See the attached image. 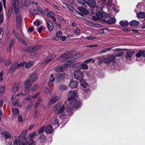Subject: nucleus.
Returning <instances> with one entry per match:
<instances>
[{
	"label": "nucleus",
	"instance_id": "nucleus-10",
	"mask_svg": "<svg viewBox=\"0 0 145 145\" xmlns=\"http://www.w3.org/2000/svg\"><path fill=\"white\" fill-rule=\"evenodd\" d=\"M135 52L132 50H128L126 52V54L125 55L126 58L127 60H129L131 59V58L134 54Z\"/></svg>",
	"mask_w": 145,
	"mask_h": 145
},
{
	"label": "nucleus",
	"instance_id": "nucleus-33",
	"mask_svg": "<svg viewBox=\"0 0 145 145\" xmlns=\"http://www.w3.org/2000/svg\"><path fill=\"white\" fill-rule=\"evenodd\" d=\"M26 143L29 145H31L34 142V140L33 139L30 138L29 137H28L27 138L26 140Z\"/></svg>",
	"mask_w": 145,
	"mask_h": 145
},
{
	"label": "nucleus",
	"instance_id": "nucleus-41",
	"mask_svg": "<svg viewBox=\"0 0 145 145\" xmlns=\"http://www.w3.org/2000/svg\"><path fill=\"white\" fill-rule=\"evenodd\" d=\"M57 37L54 38V39L56 40H58L59 39V37H61L62 35V32L61 31H58L56 34Z\"/></svg>",
	"mask_w": 145,
	"mask_h": 145
},
{
	"label": "nucleus",
	"instance_id": "nucleus-7",
	"mask_svg": "<svg viewBox=\"0 0 145 145\" xmlns=\"http://www.w3.org/2000/svg\"><path fill=\"white\" fill-rule=\"evenodd\" d=\"M68 95L69 98L67 100L69 102V101L74 99L77 96L76 92L74 91H70L68 93Z\"/></svg>",
	"mask_w": 145,
	"mask_h": 145
},
{
	"label": "nucleus",
	"instance_id": "nucleus-1",
	"mask_svg": "<svg viewBox=\"0 0 145 145\" xmlns=\"http://www.w3.org/2000/svg\"><path fill=\"white\" fill-rule=\"evenodd\" d=\"M11 2L14 9V14L16 17L17 23L18 21V0H11Z\"/></svg>",
	"mask_w": 145,
	"mask_h": 145
},
{
	"label": "nucleus",
	"instance_id": "nucleus-14",
	"mask_svg": "<svg viewBox=\"0 0 145 145\" xmlns=\"http://www.w3.org/2000/svg\"><path fill=\"white\" fill-rule=\"evenodd\" d=\"M41 47L42 46L41 45H37L34 46H30L29 47L30 51H31V52L37 51L40 49Z\"/></svg>",
	"mask_w": 145,
	"mask_h": 145
},
{
	"label": "nucleus",
	"instance_id": "nucleus-2",
	"mask_svg": "<svg viewBox=\"0 0 145 145\" xmlns=\"http://www.w3.org/2000/svg\"><path fill=\"white\" fill-rule=\"evenodd\" d=\"M97 16L98 18V19L101 20L103 23H105L106 22V20L105 19L108 18L109 16V14L103 12L102 13L98 14L97 15Z\"/></svg>",
	"mask_w": 145,
	"mask_h": 145
},
{
	"label": "nucleus",
	"instance_id": "nucleus-11",
	"mask_svg": "<svg viewBox=\"0 0 145 145\" xmlns=\"http://www.w3.org/2000/svg\"><path fill=\"white\" fill-rule=\"evenodd\" d=\"M87 4L91 8H94L96 6V2L95 0H88L86 2Z\"/></svg>",
	"mask_w": 145,
	"mask_h": 145
},
{
	"label": "nucleus",
	"instance_id": "nucleus-47",
	"mask_svg": "<svg viewBox=\"0 0 145 145\" xmlns=\"http://www.w3.org/2000/svg\"><path fill=\"white\" fill-rule=\"evenodd\" d=\"M33 98L32 97L31 94H29L27 97L24 99V102L25 103H28L29 101H30L31 99Z\"/></svg>",
	"mask_w": 145,
	"mask_h": 145
},
{
	"label": "nucleus",
	"instance_id": "nucleus-27",
	"mask_svg": "<svg viewBox=\"0 0 145 145\" xmlns=\"http://www.w3.org/2000/svg\"><path fill=\"white\" fill-rule=\"evenodd\" d=\"M47 16L48 17L52 19V20L55 18V13L51 11L47 12Z\"/></svg>",
	"mask_w": 145,
	"mask_h": 145
},
{
	"label": "nucleus",
	"instance_id": "nucleus-54",
	"mask_svg": "<svg viewBox=\"0 0 145 145\" xmlns=\"http://www.w3.org/2000/svg\"><path fill=\"white\" fill-rule=\"evenodd\" d=\"M33 105V103L32 102H31L28 104L26 108V109L27 111H28L30 110L32 106Z\"/></svg>",
	"mask_w": 145,
	"mask_h": 145
},
{
	"label": "nucleus",
	"instance_id": "nucleus-58",
	"mask_svg": "<svg viewBox=\"0 0 145 145\" xmlns=\"http://www.w3.org/2000/svg\"><path fill=\"white\" fill-rule=\"evenodd\" d=\"M18 84H15L13 86L12 88V90L14 92H16L18 90Z\"/></svg>",
	"mask_w": 145,
	"mask_h": 145
},
{
	"label": "nucleus",
	"instance_id": "nucleus-4",
	"mask_svg": "<svg viewBox=\"0 0 145 145\" xmlns=\"http://www.w3.org/2000/svg\"><path fill=\"white\" fill-rule=\"evenodd\" d=\"M116 59L115 57L112 55H109L107 57H105L104 63L106 64H109L112 62L114 61Z\"/></svg>",
	"mask_w": 145,
	"mask_h": 145
},
{
	"label": "nucleus",
	"instance_id": "nucleus-46",
	"mask_svg": "<svg viewBox=\"0 0 145 145\" xmlns=\"http://www.w3.org/2000/svg\"><path fill=\"white\" fill-rule=\"evenodd\" d=\"M63 66L61 65H59L55 68V70L56 72H61L63 70Z\"/></svg>",
	"mask_w": 145,
	"mask_h": 145
},
{
	"label": "nucleus",
	"instance_id": "nucleus-20",
	"mask_svg": "<svg viewBox=\"0 0 145 145\" xmlns=\"http://www.w3.org/2000/svg\"><path fill=\"white\" fill-rule=\"evenodd\" d=\"M78 10L82 13L87 15L89 14V11L83 7H79L78 8Z\"/></svg>",
	"mask_w": 145,
	"mask_h": 145
},
{
	"label": "nucleus",
	"instance_id": "nucleus-61",
	"mask_svg": "<svg viewBox=\"0 0 145 145\" xmlns=\"http://www.w3.org/2000/svg\"><path fill=\"white\" fill-rule=\"evenodd\" d=\"M44 92L47 94H50L51 93V91L49 89L46 88L44 90Z\"/></svg>",
	"mask_w": 145,
	"mask_h": 145
},
{
	"label": "nucleus",
	"instance_id": "nucleus-26",
	"mask_svg": "<svg viewBox=\"0 0 145 145\" xmlns=\"http://www.w3.org/2000/svg\"><path fill=\"white\" fill-rule=\"evenodd\" d=\"M55 80V78L53 77V74H51L50 76V78L48 82V86L50 87L51 85L53 84V82Z\"/></svg>",
	"mask_w": 145,
	"mask_h": 145
},
{
	"label": "nucleus",
	"instance_id": "nucleus-38",
	"mask_svg": "<svg viewBox=\"0 0 145 145\" xmlns=\"http://www.w3.org/2000/svg\"><path fill=\"white\" fill-rule=\"evenodd\" d=\"M33 64L34 63L33 61H29L28 63L26 62L25 65V67L27 69H29Z\"/></svg>",
	"mask_w": 145,
	"mask_h": 145
},
{
	"label": "nucleus",
	"instance_id": "nucleus-3",
	"mask_svg": "<svg viewBox=\"0 0 145 145\" xmlns=\"http://www.w3.org/2000/svg\"><path fill=\"white\" fill-rule=\"evenodd\" d=\"M82 55V54H80L72 55L68 57H67V58H65V60H62V62H64L65 61H72L75 59H77L81 56Z\"/></svg>",
	"mask_w": 145,
	"mask_h": 145
},
{
	"label": "nucleus",
	"instance_id": "nucleus-53",
	"mask_svg": "<svg viewBox=\"0 0 145 145\" xmlns=\"http://www.w3.org/2000/svg\"><path fill=\"white\" fill-rule=\"evenodd\" d=\"M13 12L12 8V7H9L8 12V16L9 17Z\"/></svg>",
	"mask_w": 145,
	"mask_h": 145
},
{
	"label": "nucleus",
	"instance_id": "nucleus-62",
	"mask_svg": "<svg viewBox=\"0 0 145 145\" xmlns=\"http://www.w3.org/2000/svg\"><path fill=\"white\" fill-rule=\"evenodd\" d=\"M44 126H43L40 128L38 131V134L39 135L41 134L43 131L44 129Z\"/></svg>",
	"mask_w": 145,
	"mask_h": 145
},
{
	"label": "nucleus",
	"instance_id": "nucleus-40",
	"mask_svg": "<svg viewBox=\"0 0 145 145\" xmlns=\"http://www.w3.org/2000/svg\"><path fill=\"white\" fill-rule=\"evenodd\" d=\"M12 112L13 114L15 116H17L18 118V109L16 108H13L12 109Z\"/></svg>",
	"mask_w": 145,
	"mask_h": 145
},
{
	"label": "nucleus",
	"instance_id": "nucleus-34",
	"mask_svg": "<svg viewBox=\"0 0 145 145\" xmlns=\"http://www.w3.org/2000/svg\"><path fill=\"white\" fill-rule=\"evenodd\" d=\"M42 101V99L40 98H39L36 102L35 105V108L37 109Z\"/></svg>",
	"mask_w": 145,
	"mask_h": 145
},
{
	"label": "nucleus",
	"instance_id": "nucleus-30",
	"mask_svg": "<svg viewBox=\"0 0 145 145\" xmlns=\"http://www.w3.org/2000/svg\"><path fill=\"white\" fill-rule=\"evenodd\" d=\"M70 54L71 52L68 51L65 52L64 54L61 55L60 57V58H62L63 59L61 60V61H62V60H65V58H67V57Z\"/></svg>",
	"mask_w": 145,
	"mask_h": 145
},
{
	"label": "nucleus",
	"instance_id": "nucleus-48",
	"mask_svg": "<svg viewBox=\"0 0 145 145\" xmlns=\"http://www.w3.org/2000/svg\"><path fill=\"white\" fill-rule=\"evenodd\" d=\"M11 63V60L9 59H7L5 61V63L7 66L10 65Z\"/></svg>",
	"mask_w": 145,
	"mask_h": 145
},
{
	"label": "nucleus",
	"instance_id": "nucleus-42",
	"mask_svg": "<svg viewBox=\"0 0 145 145\" xmlns=\"http://www.w3.org/2000/svg\"><path fill=\"white\" fill-rule=\"evenodd\" d=\"M112 48H106L103 49V50L99 52H98V54H101L106 52H108L110 51L111 50Z\"/></svg>",
	"mask_w": 145,
	"mask_h": 145
},
{
	"label": "nucleus",
	"instance_id": "nucleus-21",
	"mask_svg": "<svg viewBox=\"0 0 145 145\" xmlns=\"http://www.w3.org/2000/svg\"><path fill=\"white\" fill-rule=\"evenodd\" d=\"M80 103L79 101L73 99L72 100L71 104L72 107L76 108L79 106Z\"/></svg>",
	"mask_w": 145,
	"mask_h": 145
},
{
	"label": "nucleus",
	"instance_id": "nucleus-37",
	"mask_svg": "<svg viewBox=\"0 0 145 145\" xmlns=\"http://www.w3.org/2000/svg\"><path fill=\"white\" fill-rule=\"evenodd\" d=\"M37 134L36 131H34L29 134V138L32 139L34 138L35 137L37 136Z\"/></svg>",
	"mask_w": 145,
	"mask_h": 145
},
{
	"label": "nucleus",
	"instance_id": "nucleus-19",
	"mask_svg": "<svg viewBox=\"0 0 145 145\" xmlns=\"http://www.w3.org/2000/svg\"><path fill=\"white\" fill-rule=\"evenodd\" d=\"M55 56L54 55H50L48 56L43 61V63H48L50 62V61L54 59Z\"/></svg>",
	"mask_w": 145,
	"mask_h": 145
},
{
	"label": "nucleus",
	"instance_id": "nucleus-15",
	"mask_svg": "<svg viewBox=\"0 0 145 145\" xmlns=\"http://www.w3.org/2000/svg\"><path fill=\"white\" fill-rule=\"evenodd\" d=\"M78 85V82L75 80H72L69 84V86L71 88H76L77 87Z\"/></svg>",
	"mask_w": 145,
	"mask_h": 145
},
{
	"label": "nucleus",
	"instance_id": "nucleus-29",
	"mask_svg": "<svg viewBox=\"0 0 145 145\" xmlns=\"http://www.w3.org/2000/svg\"><path fill=\"white\" fill-rule=\"evenodd\" d=\"M70 54L71 52L68 51L65 52L64 54L61 55L60 57V58H62L63 59L61 60V61H62V60H65V58H67V57Z\"/></svg>",
	"mask_w": 145,
	"mask_h": 145
},
{
	"label": "nucleus",
	"instance_id": "nucleus-64",
	"mask_svg": "<svg viewBox=\"0 0 145 145\" xmlns=\"http://www.w3.org/2000/svg\"><path fill=\"white\" fill-rule=\"evenodd\" d=\"M5 90L4 87L2 86H0V94H2Z\"/></svg>",
	"mask_w": 145,
	"mask_h": 145
},
{
	"label": "nucleus",
	"instance_id": "nucleus-52",
	"mask_svg": "<svg viewBox=\"0 0 145 145\" xmlns=\"http://www.w3.org/2000/svg\"><path fill=\"white\" fill-rule=\"evenodd\" d=\"M105 57L103 56L98 57V58L99 59V61L100 63H102V62H104V63Z\"/></svg>",
	"mask_w": 145,
	"mask_h": 145
},
{
	"label": "nucleus",
	"instance_id": "nucleus-17",
	"mask_svg": "<svg viewBox=\"0 0 145 145\" xmlns=\"http://www.w3.org/2000/svg\"><path fill=\"white\" fill-rule=\"evenodd\" d=\"M44 131L47 133H52L53 131V127L51 125H48L45 128Z\"/></svg>",
	"mask_w": 145,
	"mask_h": 145
},
{
	"label": "nucleus",
	"instance_id": "nucleus-23",
	"mask_svg": "<svg viewBox=\"0 0 145 145\" xmlns=\"http://www.w3.org/2000/svg\"><path fill=\"white\" fill-rule=\"evenodd\" d=\"M65 76V74L60 73L57 74L56 77V79L57 81L62 80Z\"/></svg>",
	"mask_w": 145,
	"mask_h": 145
},
{
	"label": "nucleus",
	"instance_id": "nucleus-39",
	"mask_svg": "<svg viewBox=\"0 0 145 145\" xmlns=\"http://www.w3.org/2000/svg\"><path fill=\"white\" fill-rule=\"evenodd\" d=\"M52 124L53 125H55L57 127H59V124L58 121L56 117L54 118V122L52 123Z\"/></svg>",
	"mask_w": 145,
	"mask_h": 145
},
{
	"label": "nucleus",
	"instance_id": "nucleus-45",
	"mask_svg": "<svg viewBox=\"0 0 145 145\" xmlns=\"http://www.w3.org/2000/svg\"><path fill=\"white\" fill-rule=\"evenodd\" d=\"M29 11L31 14V15H36L37 14V13H36L37 10L33 8H31L29 10Z\"/></svg>",
	"mask_w": 145,
	"mask_h": 145
},
{
	"label": "nucleus",
	"instance_id": "nucleus-36",
	"mask_svg": "<svg viewBox=\"0 0 145 145\" xmlns=\"http://www.w3.org/2000/svg\"><path fill=\"white\" fill-rule=\"evenodd\" d=\"M137 15L139 18H143L145 17V13L144 12H140L138 13Z\"/></svg>",
	"mask_w": 145,
	"mask_h": 145
},
{
	"label": "nucleus",
	"instance_id": "nucleus-8",
	"mask_svg": "<svg viewBox=\"0 0 145 145\" xmlns=\"http://www.w3.org/2000/svg\"><path fill=\"white\" fill-rule=\"evenodd\" d=\"M59 99L60 98L58 96H52L48 103V105L50 106L52 104H54L57 102L59 100Z\"/></svg>",
	"mask_w": 145,
	"mask_h": 145
},
{
	"label": "nucleus",
	"instance_id": "nucleus-43",
	"mask_svg": "<svg viewBox=\"0 0 145 145\" xmlns=\"http://www.w3.org/2000/svg\"><path fill=\"white\" fill-rule=\"evenodd\" d=\"M31 87H25V93L24 94H23L22 93L21 94L23 96L25 95H26V94L29 91H30L31 90Z\"/></svg>",
	"mask_w": 145,
	"mask_h": 145
},
{
	"label": "nucleus",
	"instance_id": "nucleus-56",
	"mask_svg": "<svg viewBox=\"0 0 145 145\" xmlns=\"http://www.w3.org/2000/svg\"><path fill=\"white\" fill-rule=\"evenodd\" d=\"M19 41L23 44L25 46L27 45V42L24 39H20L19 40Z\"/></svg>",
	"mask_w": 145,
	"mask_h": 145
},
{
	"label": "nucleus",
	"instance_id": "nucleus-22",
	"mask_svg": "<svg viewBox=\"0 0 145 145\" xmlns=\"http://www.w3.org/2000/svg\"><path fill=\"white\" fill-rule=\"evenodd\" d=\"M115 22V19L114 18H110L106 21L105 23L108 24H114Z\"/></svg>",
	"mask_w": 145,
	"mask_h": 145
},
{
	"label": "nucleus",
	"instance_id": "nucleus-6",
	"mask_svg": "<svg viewBox=\"0 0 145 145\" xmlns=\"http://www.w3.org/2000/svg\"><path fill=\"white\" fill-rule=\"evenodd\" d=\"M18 94H13L11 98L10 99V101L13 102L12 105L14 106H18Z\"/></svg>",
	"mask_w": 145,
	"mask_h": 145
},
{
	"label": "nucleus",
	"instance_id": "nucleus-57",
	"mask_svg": "<svg viewBox=\"0 0 145 145\" xmlns=\"http://www.w3.org/2000/svg\"><path fill=\"white\" fill-rule=\"evenodd\" d=\"M142 56V51L139 50L136 55V57H140Z\"/></svg>",
	"mask_w": 145,
	"mask_h": 145
},
{
	"label": "nucleus",
	"instance_id": "nucleus-63",
	"mask_svg": "<svg viewBox=\"0 0 145 145\" xmlns=\"http://www.w3.org/2000/svg\"><path fill=\"white\" fill-rule=\"evenodd\" d=\"M3 15L2 12H0V24L2 23L3 21Z\"/></svg>",
	"mask_w": 145,
	"mask_h": 145
},
{
	"label": "nucleus",
	"instance_id": "nucleus-59",
	"mask_svg": "<svg viewBox=\"0 0 145 145\" xmlns=\"http://www.w3.org/2000/svg\"><path fill=\"white\" fill-rule=\"evenodd\" d=\"M45 138L43 136H40L39 138V140L41 143H43L45 141Z\"/></svg>",
	"mask_w": 145,
	"mask_h": 145
},
{
	"label": "nucleus",
	"instance_id": "nucleus-28",
	"mask_svg": "<svg viewBox=\"0 0 145 145\" xmlns=\"http://www.w3.org/2000/svg\"><path fill=\"white\" fill-rule=\"evenodd\" d=\"M1 135L3 137L6 139L8 138L11 137L10 134L7 132H4L1 133Z\"/></svg>",
	"mask_w": 145,
	"mask_h": 145
},
{
	"label": "nucleus",
	"instance_id": "nucleus-24",
	"mask_svg": "<svg viewBox=\"0 0 145 145\" xmlns=\"http://www.w3.org/2000/svg\"><path fill=\"white\" fill-rule=\"evenodd\" d=\"M115 54L116 56H120L123 55V52L121 50L117 49L115 50Z\"/></svg>",
	"mask_w": 145,
	"mask_h": 145
},
{
	"label": "nucleus",
	"instance_id": "nucleus-12",
	"mask_svg": "<svg viewBox=\"0 0 145 145\" xmlns=\"http://www.w3.org/2000/svg\"><path fill=\"white\" fill-rule=\"evenodd\" d=\"M28 131L27 129L23 130L22 133L19 136V139L26 140Z\"/></svg>",
	"mask_w": 145,
	"mask_h": 145
},
{
	"label": "nucleus",
	"instance_id": "nucleus-55",
	"mask_svg": "<svg viewBox=\"0 0 145 145\" xmlns=\"http://www.w3.org/2000/svg\"><path fill=\"white\" fill-rule=\"evenodd\" d=\"M37 9L42 14H45V13L44 11V10L43 9H42L40 7H37Z\"/></svg>",
	"mask_w": 145,
	"mask_h": 145
},
{
	"label": "nucleus",
	"instance_id": "nucleus-13",
	"mask_svg": "<svg viewBox=\"0 0 145 145\" xmlns=\"http://www.w3.org/2000/svg\"><path fill=\"white\" fill-rule=\"evenodd\" d=\"M46 22L47 25V26L48 30L50 31H52L54 27L53 24L52 22L48 20H47Z\"/></svg>",
	"mask_w": 145,
	"mask_h": 145
},
{
	"label": "nucleus",
	"instance_id": "nucleus-32",
	"mask_svg": "<svg viewBox=\"0 0 145 145\" xmlns=\"http://www.w3.org/2000/svg\"><path fill=\"white\" fill-rule=\"evenodd\" d=\"M30 82H31L28 79L26 80L24 82L25 87H31L32 84Z\"/></svg>",
	"mask_w": 145,
	"mask_h": 145
},
{
	"label": "nucleus",
	"instance_id": "nucleus-16",
	"mask_svg": "<svg viewBox=\"0 0 145 145\" xmlns=\"http://www.w3.org/2000/svg\"><path fill=\"white\" fill-rule=\"evenodd\" d=\"M66 110L67 113V115L69 116H71L74 112L73 108L70 105L66 107Z\"/></svg>",
	"mask_w": 145,
	"mask_h": 145
},
{
	"label": "nucleus",
	"instance_id": "nucleus-49",
	"mask_svg": "<svg viewBox=\"0 0 145 145\" xmlns=\"http://www.w3.org/2000/svg\"><path fill=\"white\" fill-rule=\"evenodd\" d=\"M19 30L21 28V26L22 25V20L21 19V16H19Z\"/></svg>",
	"mask_w": 145,
	"mask_h": 145
},
{
	"label": "nucleus",
	"instance_id": "nucleus-60",
	"mask_svg": "<svg viewBox=\"0 0 145 145\" xmlns=\"http://www.w3.org/2000/svg\"><path fill=\"white\" fill-rule=\"evenodd\" d=\"M78 3L82 5H84L86 3V0H77Z\"/></svg>",
	"mask_w": 145,
	"mask_h": 145
},
{
	"label": "nucleus",
	"instance_id": "nucleus-35",
	"mask_svg": "<svg viewBox=\"0 0 145 145\" xmlns=\"http://www.w3.org/2000/svg\"><path fill=\"white\" fill-rule=\"evenodd\" d=\"M65 106L64 105H62L57 112V114H61L64 111L65 109Z\"/></svg>",
	"mask_w": 145,
	"mask_h": 145
},
{
	"label": "nucleus",
	"instance_id": "nucleus-50",
	"mask_svg": "<svg viewBox=\"0 0 145 145\" xmlns=\"http://www.w3.org/2000/svg\"><path fill=\"white\" fill-rule=\"evenodd\" d=\"M19 142V145H26V142L25 141V140L23 139H20Z\"/></svg>",
	"mask_w": 145,
	"mask_h": 145
},
{
	"label": "nucleus",
	"instance_id": "nucleus-51",
	"mask_svg": "<svg viewBox=\"0 0 145 145\" xmlns=\"http://www.w3.org/2000/svg\"><path fill=\"white\" fill-rule=\"evenodd\" d=\"M81 67L82 69L87 70L88 69V66L85 63H82L81 64Z\"/></svg>",
	"mask_w": 145,
	"mask_h": 145
},
{
	"label": "nucleus",
	"instance_id": "nucleus-9",
	"mask_svg": "<svg viewBox=\"0 0 145 145\" xmlns=\"http://www.w3.org/2000/svg\"><path fill=\"white\" fill-rule=\"evenodd\" d=\"M18 68V63L17 62H15L11 67L9 71V72L12 73L14 72Z\"/></svg>",
	"mask_w": 145,
	"mask_h": 145
},
{
	"label": "nucleus",
	"instance_id": "nucleus-44",
	"mask_svg": "<svg viewBox=\"0 0 145 145\" xmlns=\"http://www.w3.org/2000/svg\"><path fill=\"white\" fill-rule=\"evenodd\" d=\"M39 88V86L38 84H35L32 87L31 91H32L38 90Z\"/></svg>",
	"mask_w": 145,
	"mask_h": 145
},
{
	"label": "nucleus",
	"instance_id": "nucleus-18",
	"mask_svg": "<svg viewBox=\"0 0 145 145\" xmlns=\"http://www.w3.org/2000/svg\"><path fill=\"white\" fill-rule=\"evenodd\" d=\"M37 78V75L33 73L30 75L28 79L31 82H33L35 81Z\"/></svg>",
	"mask_w": 145,
	"mask_h": 145
},
{
	"label": "nucleus",
	"instance_id": "nucleus-31",
	"mask_svg": "<svg viewBox=\"0 0 145 145\" xmlns=\"http://www.w3.org/2000/svg\"><path fill=\"white\" fill-rule=\"evenodd\" d=\"M120 24L121 26L123 27L127 26L129 24V22L125 20L120 21Z\"/></svg>",
	"mask_w": 145,
	"mask_h": 145
},
{
	"label": "nucleus",
	"instance_id": "nucleus-5",
	"mask_svg": "<svg viewBox=\"0 0 145 145\" xmlns=\"http://www.w3.org/2000/svg\"><path fill=\"white\" fill-rule=\"evenodd\" d=\"M74 75L75 78L79 80H82L83 76V73L79 71H75L74 73Z\"/></svg>",
	"mask_w": 145,
	"mask_h": 145
},
{
	"label": "nucleus",
	"instance_id": "nucleus-25",
	"mask_svg": "<svg viewBox=\"0 0 145 145\" xmlns=\"http://www.w3.org/2000/svg\"><path fill=\"white\" fill-rule=\"evenodd\" d=\"M129 24L132 27H135L138 26L139 24V22L137 20H133L129 22Z\"/></svg>",
	"mask_w": 145,
	"mask_h": 145
}]
</instances>
